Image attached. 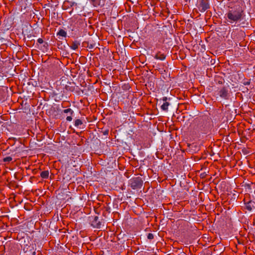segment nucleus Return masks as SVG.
Here are the masks:
<instances>
[{
	"mask_svg": "<svg viewBox=\"0 0 255 255\" xmlns=\"http://www.w3.org/2000/svg\"><path fill=\"white\" fill-rule=\"evenodd\" d=\"M225 15L229 23H237L244 19L245 14L242 8L238 5L231 7Z\"/></svg>",
	"mask_w": 255,
	"mask_h": 255,
	"instance_id": "1",
	"label": "nucleus"
},
{
	"mask_svg": "<svg viewBox=\"0 0 255 255\" xmlns=\"http://www.w3.org/2000/svg\"><path fill=\"white\" fill-rule=\"evenodd\" d=\"M130 187L133 189H140L143 185V181L139 177L133 178L130 180Z\"/></svg>",
	"mask_w": 255,
	"mask_h": 255,
	"instance_id": "2",
	"label": "nucleus"
},
{
	"mask_svg": "<svg viewBox=\"0 0 255 255\" xmlns=\"http://www.w3.org/2000/svg\"><path fill=\"white\" fill-rule=\"evenodd\" d=\"M198 8L201 12H204L210 8V4L208 0H198Z\"/></svg>",
	"mask_w": 255,
	"mask_h": 255,
	"instance_id": "3",
	"label": "nucleus"
},
{
	"mask_svg": "<svg viewBox=\"0 0 255 255\" xmlns=\"http://www.w3.org/2000/svg\"><path fill=\"white\" fill-rule=\"evenodd\" d=\"M244 203L246 205V209L249 211H251L253 209H255V201L250 200L246 201V199H244Z\"/></svg>",
	"mask_w": 255,
	"mask_h": 255,
	"instance_id": "4",
	"label": "nucleus"
},
{
	"mask_svg": "<svg viewBox=\"0 0 255 255\" xmlns=\"http://www.w3.org/2000/svg\"><path fill=\"white\" fill-rule=\"evenodd\" d=\"M91 226L94 228L100 229L101 226V222L99 221V217L97 216H94L91 220Z\"/></svg>",
	"mask_w": 255,
	"mask_h": 255,
	"instance_id": "5",
	"label": "nucleus"
},
{
	"mask_svg": "<svg viewBox=\"0 0 255 255\" xmlns=\"http://www.w3.org/2000/svg\"><path fill=\"white\" fill-rule=\"evenodd\" d=\"M220 97L225 100H228L229 97L228 89L226 87H223L219 92Z\"/></svg>",
	"mask_w": 255,
	"mask_h": 255,
	"instance_id": "6",
	"label": "nucleus"
},
{
	"mask_svg": "<svg viewBox=\"0 0 255 255\" xmlns=\"http://www.w3.org/2000/svg\"><path fill=\"white\" fill-rule=\"evenodd\" d=\"M89 1L94 6H102L105 4L104 0H89Z\"/></svg>",
	"mask_w": 255,
	"mask_h": 255,
	"instance_id": "7",
	"label": "nucleus"
},
{
	"mask_svg": "<svg viewBox=\"0 0 255 255\" xmlns=\"http://www.w3.org/2000/svg\"><path fill=\"white\" fill-rule=\"evenodd\" d=\"M162 100L165 102L161 106V108L162 110L167 111L168 110V106L170 105L169 103L167 102V98L166 97H164L162 98Z\"/></svg>",
	"mask_w": 255,
	"mask_h": 255,
	"instance_id": "8",
	"label": "nucleus"
},
{
	"mask_svg": "<svg viewBox=\"0 0 255 255\" xmlns=\"http://www.w3.org/2000/svg\"><path fill=\"white\" fill-rule=\"evenodd\" d=\"M67 36V32L63 29H61L57 33V36L60 39H62L63 38H65Z\"/></svg>",
	"mask_w": 255,
	"mask_h": 255,
	"instance_id": "9",
	"label": "nucleus"
},
{
	"mask_svg": "<svg viewBox=\"0 0 255 255\" xmlns=\"http://www.w3.org/2000/svg\"><path fill=\"white\" fill-rule=\"evenodd\" d=\"M165 58L166 55L164 53H162L160 51H158L154 56L155 59L160 60H163Z\"/></svg>",
	"mask_w": 255,
	"mask_h": 255,
	"instance_id": "10",
	"label": "nucleus"
},
{
	"mask_svg": "<svg viewBox=\"0 0 255 255\" xmlns=\"http://www.w3.org/2000/svg\"><path fill=\"white\" fill-rule=\"evenodd\" d=\"M104 210L102 214L104 217L106 218L107 217L108 214L111 212V208L108 204H107L106 206H104Z\"/></svg>",
	"mask_w": 255,
	"mask_h": 255,
	"instance_id": "11",
	"label": "nucleus"
},
{
	"mask_svg": "<svg viewBox=\"0 0 255 255\" xmlns=\"http://www.w3.org/2000/svg\"><path fill=\"white\" fill-rule=\"evenodd\" d=\"M80 45V43L79 41H75L72 43V44L70 47L71 49H72L73 50H76L78 48V47Z\"/></svg>",
	"mask_w": 255,
	"mask_h": 255,
	"instance_id": "12",
	"label": "nucleus"
},
{
	"mask_svg": "<svg viewBox=\"0 0 255 255\" xmlns=\"http://www.w3.org/2000/svg\"><path fill=\"white\" fill-rule=\"evenodd\" d=\"M49 171L48 170H45L43 171H42L40 173V176L43 179H47L49 177Z\"/></svg>",
	"mask_w": 255,
	"mask_h": 255,
	"instance_id": "13",
	"label": "nucleus"
},
{
	"mask_svg": "<svg viewBox=\"0 0 255 255\" xmlns=\"http://www.w3.org/2000/svg\"><path fill=\"white\" fill-rule=\"evenodd\" d=\"M83 125L82 121L80 119H77L75 121L74 126L76 127H80Z\"/></svg>",
	"mask_w": 255,
	"mask_h": 255,
	"instance_id": "14",
	"label": "nucleus"
},
{
	"mask_svg": "<svg viewBox=\"0 0 255 255\" xmlns=\"http://www.w3.org/2000/svg\"><path fill=\"white\" fill-rule=\"evenodd\" d=\"M12 160L11 156H7L3 158L2 161L4 162H9Z\"/></svg>",
	"mask_w": 255,
	"mask_h": 255,
	"instance_id": "15",
	"label": "nucleus"
},
{
	"mask_svg": "<svg viewBox=\"0 0 255 255\" xmlns=\"http://www.w3.org/2000/svg\"><path fill=\"white\" fill-rule=\"evenodd\" d=\"M63 113L65 114L70 113V115H72L74 112L72 109L69 108L63 110Z\"/></svg>",
	"mask_w": 255,
	"mask_h": 255,
	"instance_id": "16",
	"label": "nucleus"
},
{
	"mask_svg": "<svg viewBox=\"0 0 255 255\" xmlns=\"http://www.w3.org/2000/svg\"><path fill=\"white\" fill-rule=\"evenodd\" d=\"M29 248L30 247L28 246L27 245H26L25 246H24L23 248V251L24 253H26L28 251H31L32 250L31 249H29Z\"/></svg>",
	"mask_w": 255,
	"mask_h": 255,
	"instance_id": "17",
	"label": "nucleus"
},
{
	"mask_svg": "<svg viewBox=\"0 0 255 255\" xmlns=\"http://www.w3.org/2000/svg\"><path fill=\"white\" fill-rule=\"evenodd\" d=\"M147 238L149 240H152L154 238V236L152 233H149L147 235Z\"/></svg>",
	"mask_w": 255,
	"mask_h": 255,
	"instance_id": "18",
	"label": "nucleus"
},
{
	"mask_svg": "<svg viewBox=\"0 0 255 255\" xmlns=\"http://www.w3.org/2000/svg\"><path fill=\"white\" fill-rule=\"evenodd\" d=\"M95 44H89L88 43L87 47H88L89 48H90V49H92V48H93L95 46Z\"/></svg>",
	"mask_w": 255,
	"mask_h": 255,
	"instance_id": "19",
	"label": "nucleus"
},
{
	"mask_svg": "<svg viewBox=\"0 0 255 255\" xmlns=\"http://www.w3.org/2000/svg\"><path fill=\"white\" fill-rule=\"evenodd\" d=\"M37 42L39 43V44H42L43 43V40L41 38H39L37 40Z\"/></svg>",
	"mask_w": 255,
	"mask_h": 255,
	"instance_id": "20",
	"label": "nucleus"
},
{
	"mask_svg": "<svg viewBox=\"0 0 255 255\" xmlns=\"http://www.w3.org/2000/svg\"><path fill=\"white\" fill-rule=\"evenodd\" d=\"M72 120V117L71 116H68L66 118V120L67 121H71Z\"/></svg>",
	"mask_w": 255,
	"mask_h": 255,
	"instance_id": "21",
	"label": "nucleus"
},
{
	"mask_svg": "<svg viewBox=\"0 0 255 255\" xmlns=\"http://www.w3.org/2000/svg\"><path fill=\"white\" fill-rule=\"evenodd\" d=\"M103 134H104V135H108L109 133V130L106 129V130L103 131Z\"/></svg>",
	"mask_w": 255,
	"mask_h": 255,
	"instance_id": "22",
	"label": "nucleus"
},
{
	"mask_svg": "<svg viewBox=\"0 0 255 255\" xmlns=\"http://www.w3.org/2000/svg\"><path fill=\"white\" fill-rule=\"evenodd\" d=\"M224 82V79H222L221 80H220L218 81V83L220 84H222Z\"/></svg>",
	"mask_w": 255,
	"mask_h": 255,
	"instance_id": "23",
	"label": "nucleus"
},
{
	"mask_svg": "<svg viewBox=\"0 0 255 255\" xmlns=\"http://www.w3.org/2000/svg\"><path fill=\"white\" fill-rule=\"evenodd\" d=\"M250 84V81H249L245 82L244 83V84L245 85H249Z\"/></svg>",
	"mask_w": 255,
	"mask_h": 255,
	"instance_id": "24",
	"label": "nucleus"
},
{
	"mask_svg": "<svg viewBox=\"0 0 255 255\" xmlns=\"http://www.w3.org/2000/svg\"><path fill=\"white\" fill-rule=\"evenodd\" d=\"M32 255H36L35 252H33L32 253Z\"/></svg>",
	"mask_w": 255,
	"mask_h": 255,
	"instance_id": "25",
	"label": "nucleus"
},
{
	"mask_svg": "<svg viewBox=\"0 0 255 255\" xmlns=\"http://www.w3.org/2000/svg\"><path fill=\"white\" fill-rule=\"evenodd\" d=\"M59 42H60V41H58V43H57V45H59V44L58 43Z\"/></svg>",
	"mask_w": 255,
	"mask_h": 255,
	"instance_id": "26",
	"label": "nucleus"
}]
</instances>
